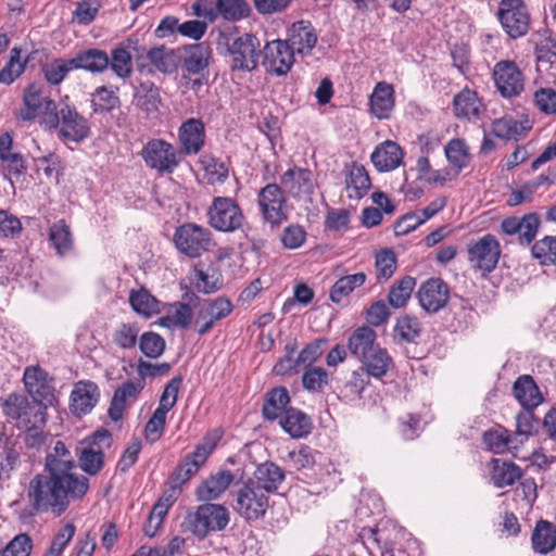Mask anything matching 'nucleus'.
<instances>
[{"label":"nucleus","instance_id":"e2e57ef3","mask_svg":"<svg viewBox=\"0 0 556 556\" xmlns=\"http://www.w3.org/2000/svg\"><path fill=\"white\" fill-rule=\"evenodd\" d=\"M109 66L121 78H127L132 72L131 55L123 47H116L112 51Z\"/></svg>","mask_w":556,"mask_h":556},{"label":"nucleus","instance_id":"423d86ee","mask_svg":"<svg viewBox=\"0 0 556 556\" xmlns=\"http://www.w3.org/2000/svg\"><path fill=\"white\" fill-rule=\"evenodd\" d=\"M186 522L190 532L203 539L212 531L224 530L229 523V513L223 505L206 503L190 514Z\"/></svg>","mask_w":556,"mask_h":556},{"label":"nucleus","instance_id":"052dcab7","mask_svg":"<svg viewBox=\"0 0 556 556\" xmlns=\"http://www.w3.org/2000/svg\"><path fill=\"white\" fill-rule=\"evenodd\" d=\"M534 408L522 407L516 416V433L528 439L540 427V419L534 415Z\"/></svg>","mask_w":556,"mask_h":556},{"label":"nucleus","instance_id":"1a4fd4ad","mask_svg":"<svg viewBox=\"0 0 556 556\" xmlns=\"http://www.w3.org/2000/svg\"><path fill=\"white\" fill-rule=\"evenodd\" d=\"M211 242V231L194 223L182 224L176 228L174 233L176 249L190 258L200 257L208 251Z\"/></svg>","mask_w":556,"mask_h":556},{"label":"nucleus","instance_id":"0e129e2a","mask_svg":"<svg viewBox=\"0 0 556 556\" xmlns=\"http://www.w3.org/2000/svg\"><path fill=\"white\" fill-rule=\"evenodd\" d=\"M532 255L541 264H556V237H545L532 247Z\"/></svg>","mask_w":556,"mask_h":556},{"label":"nucleus","instance_id":"2eb2a0df","mask_svg":"<svg viewBox=\"0 0 556 556\" xmlns=\"http://www.w3.org/2000/svg\"><path fill=\"white\" fill-rule=\"evenodd\" d=\"M232 309L231 301L225 296L203 300L194 319L197 332L200 336L208 333L216 323L230 315Z\"/></svg>","mask_w":556,"mask_h":556},{"label":"nucleus","instance_id":"6ab92c4d","mask_svg":"<svg viewBox=\"0 0 556 556\" xmlns=\"http://www.w3.org/2000/svg\"><path fill=\"white\" fill-rule=\"evenodd\" d=\"M281 185L296 199L308 198L315 188L313 174L309 169L293 167L281 176Z\"/></svg>","mask_w":556,"mask_h":556},{"label":"nucleus","instance_id":"bf43d9fd","mask_svg":"<svg viewBox=\"0 0 556 556\" xmlns=\"http://www.w3.org/2000/svg\"><path fill=\"white\" fill-rule=\"evenodd\" d=\"M139 327L136 323H123L112 333L114 344L121 349H132L138 339Z\"/></svg>","mask_w":556,"mask_h":556},{"label":"nucleus","instance_id":"c03bdc74","mask_svg":"<svg viewBox=\"0 0 556 556\" xmlns=\"http://www.w3.org/2000/svg\"><path fill=\"white\" fill-rule=\"evenodd\" d=\"M49 241L61 256L73 250L72 232L64 220H60L50 227Z\"/></svg>","mask_w":556,"mask_h":556},{"label":"nucleus","instance_id":"49530a36","mask_svg":"<svg viewBox=\"0 0 556 556\" xmlns=\"http://www.w3.org/2000/svg\"><path fill=\"white\" fill-rule=\"evenodd\" d=\"M415 286V278L404 276L390 288L388 303L394 308L404 307L410 299Z\"/></svg>","mask_w":556,"mask_h":556},{"label":"nucleus","instance_id":"c85d7f7f","mask_svg":"<svg viewBox=\"0 0 556 556\" xmlns=\"http://www.w3.org/2000/svg\"><path fill=\"white\" fill-rule=\"evenodd\" d=\"M235 475L230 470H222L204 480L197 489L198 498L213 501L219 497L233 482Z\"/></svg>","mask_w":556,"mask_h":556},{"label":"nucleus","instance_id":"a878e982","mask_svg":"<svg viewBox=\"0 0 556 556\" xmlns=\"http://www.w3.org/2000/svg\"><path fill=\"white\" fill-rule=\"evenodd\" d=\"M403 155L404 153L396 142L387 140L375 149L371 162L379 172H389L401 164Z\"/></svg>","mask_w":556,"mask_h":556},{"label":"nucleus","instance_id":"774afa93","mask_svg":"<svg viewBox=\"0 0 556 556\" xmlns=\"http://www.w3.org/2000/svg\"><path fill=\"white\" fill-rule=\"evenodd\" d=\"M31 549V538L27 533H21L5 546L2 556H29Z\"/></svg>","mask_w":556,"mask_h":556},{"label":"nucleus","instance_id":"dca6fc26","mask_svg":"<svg viewBox=\"0 0 556 556\" xmlns=\"http://www.w3.org/2000/svg\"><path fill=\"white\" fill-rule=\"evenodd\" d=\"M493 78L498 92L505 98L519 96L525 88V77L514 61L503 60L493 68Z\"/></svg>","mask_w":556,"mask_h":556},{"label":"nucleus","instance_id":"79ce46f5","mask_svg":"<svg viewBox=\"0 0 556 556\" xmlns=\"http://www.w3.org/2000/svg\"><path fill=\"white\" fill-rule=\"evenodd\" d=\"M366 278L367 276L363 271L339 278L330 289V300L334 303H340L355 289L363 286L366 281Z\"/></svg>","mask_w":556,"mask_h":556},{"label":"nucleus","instance_id":"4468645a","mask_svg":"<svg viewBox=\"0 0 556 556\" xmlns=\"http://www.w3.org/2000/svg\"><path fill=\"white\" fill-rule=\"evenodd\" d=\"M468 261L476 269L483 274L491 273L497 265L501 247L498 240L491 233L484 235L467 247Z\"/></svg>","mask_w":556,"mask_h":556},{"label":"nucleus","instance_id":"4c0bfd02","mask_svg":"<svg viewBox=\"0 0 556 556\" xmlns=\"http://www.w3.org/2000/svg\"><path fill=\"white\" fill-rule=\"evenodd\" d=\"M279 424L292 438L306 437L312 429L311 418L294 407H289L286 410V415L280 418Z\"/></svg>","mask_w":556,"mask_h":556},{"label":"nucleus","instance_id":"864d4df0","mask_svg":"<svg viewBox=\"0 0 556 556\" xmlns=\"http://www.w3.org/2000/svg\"><path fill=\"white\" fill-rule=\"evenodd\" d=\"M129 303L136 313L146 317L159 312V301L146 289L132 290L129 294Z\"/></svg>","mask_w":556,"mask_h":556},{"label":"nucleus","instance_id":"c9c22d12","mask_svg":"<svg viewBox=\"0 0 556 556\" xmlns=\"http://www.w3.org/2000/svg\"><path fill=\"white\" fill-rule=\"evenodd\" d=\"M76 70H85L91 73H101L109 67L110 58L103 50L91 48L78 52L74 58Z\"/></svg>","mask_w":556,"mask_h":556},{"label":"nucleus","instance_id":"58836bf2","mask_svg":"<svg viewBox=\"0 0 556 556\" xmlns=\"http://www.w3.org/2000/svg\"><path fill=\"white\" fill-rule=\"evenodd\" d=\"M521 478V469L511 462L492 459L491 480L497 488L513 485Z\"/></svg>","mask_w":556,"mask_h":556},{"label":"nucleus","instance_id":"c756f323","mask_svg":"<svg viewBox=\"0 0 556 556\" xmlns=\"http://www.w3.org/2000/svg\"><path fill=\"white\" fill-rule=\"evenodd\" d=\"M376 340V331L369 326H362L355 329L351 334L348 348L350 353L361 361L372 352L374 349L379 346Z\"/></svg>","mask_w":556,"mask_h":556},{"label":"nucleus","instance_id":"338daca9","mask_svg":"<svg viewBox=\"0 0 556 556\" xmlns=\"http://www.w3.org/2000/svg\"><path fill=\"white\" fill-rule=\"evenodd\" d=\"M538 62L554 64L556 62V36L547 35L541 38L535 45Z\"/></svg>","mask_w":556,"mask_h":556},{"label":"nucleus","instance_id":"412c9836","mask_svg":"<svg viewBox=\"0 0 556 556\" xmlns=\"http://www.w3.org/2000/svg\"><path fill=\"white\" fill-rule=\"evenodd\" d=\"M286 41L295 53L306 55L316 46L317 34L311 22L299 21L293 23L288 29Z\"/></svg>","mask_w":556,"mask_h":556},{"label":"nucleus","instance_id":"f3484780","mask_svg":"<svg viewBox=\"0 0 556 556\" xmlns=\"http://www.w3.org/2000/svg\"><path fill=\"white\" fill-rule=\"evenodd\" d=\"M263 54V66L268 73L277 76L288 74L294 63L295 52L286 40L277 39L267 42Z\"/></svg>","mask_w":556,"mask_h":556},{"label":"nucleus","instance_id":"bb28decb","mask_svg":"<svg viewBox=\"0 0 556 556\" xmlns=\"http://www.w3.org/2000/svg\"><path fill=\"white\" fill-rule=\"evenodd\" d=\"M513 394L522 407L536 408L543 402L542 393L530 375H522L516 379Z\"/></svg>","mask_w":556,"mask_h":556},{"label":"nucleus","instance_id":"39448f33","mask_svg":"<svg viewBox=\"0 0 556 556\" xmlns=\"http://www.w3.org/2000/svg\"><path fill=\"white\" fill-rule=\"evenodd\" d=\"M226 46L231 71L252 72L257 67L262 50L255 35L245 33L237 37L228 36Z\"/></svg>","mask_w":556,"mask_h":556},{"label":"nucleus","instance_id":"3c124183","mask_svg":"<svg viewBox=\"0 0 556 556\" xmlns=\"http://www.w3.org/2000/svg\"><path fill=\"white\" fill-rule=\"evenodd\" d=\"M78 462L80 468L88 475H97L104 465V453L99 447L85 446L81 447L78 454Z\"/></svg>","mask_w":556,"mask_h":556},{"label":"nucleus","instance_id":"9b49d317","mask_svg":"<svg viewBox=\"0 0 556 556\" xmlns=\"http://www.w3.org/2000/svg\"><path fill=\"white\" fill-rule=\"evenodd\" d=\"M257 204L266 224L277 229L288 219L287 199L277 184H267L257 194Z\"/></svg>","mask_w":556,"mask_h":556},{"label":"nucleus","instance_id":"a18cd8bd","mask_svg":"<svg viewBox=\"0 0 556 556\" xmlns=\"http://www.w3.org/2000/svg\"><path fill=\"white\" fill-rule=\"evenodd\" d=\"M193 311L190 305L176 302L170 306L166 316L161 318L160 323L165 327H180L187 329L191 325Z\"/></svg>","mask_w":556,"mask_h":556},{"label":"nucleus","instance_id":"37998d69","mask_svg":"<svg viewBox=\"0 0 556 556\" xmlns=\"http://www.w3.org/2000/svg\"><path fill=\"white\" fill-rule=\"evenodd\" d=\"M530 129V127L525 126L522 123L514 119L509 116H504L502 118H496L492 123V132L494 136L501 139H515L518 140L519 137L526 135V132Z\"/></svg>","mask_w":556,"mask_h":556},{"label":"nucleus","instance_id":"4d7b16f0","mask_svg":"<svg viewBox=\"0 0 556 556\" xmlns=\"http://www.w3.org/2000/svg\"><path fill=\"white\" fill-rule=\"evenodd\" d=\"M396 256L391 249L381 250L376 254V274L379 282L390 279L396 270Z\"/></svg>","mask_w":556,"mask_h":556},{"label":"nucleus","instance_id":"393cba45","mask_svg":"<svg viewBox=\"0 0 556 556\" xmlns=\"http://www.w3.org/2000/svg\"><path fill=\"white\" fill-rule=\"evenodd\" d=\"M212 50L205 42L184 48L182 70L189 75H199L208 67Z\"/></svg>","mask_w":556,"mask_h":556},{"label":"nucleus","instance_id":"7ed1b4c3","mask_svg":"<svg viewBox=\"0 0 556 556\" xmlns=\"http://www.w3.org/2000/svg\"><path fill=\"white\" fill-rule=\"evenodd\" d=\"M257 483L250 480L237 483L230 492L232 509L249 522L263 518L269 507L268 494Z\"/></svg>","mask_w":556,"mask_h":556},{"label":"nucleus","instance_id":"72a5a7b5","mask_svg":"<svg viewBox=\"0 0 556 556\" xmlns=\"http://www.w3.org/2000/svg\"><path fill=\"white\" fill-rule=\"evenodd\" d=\"M135 105L147 115L156 113L162 103L160 89L154 83H140L134 96Z\"/></svg>","mask_w":556,"mask_h":556},{"label":"nucleus","instance_id":"680f3d73","mask_svg":"<svg viewBox=\"0 0 556 556\" xmlns=\"http://www.w3.org/2000/svg\"><path fill=\"white\" fill-rule=\"evenodd\" d=\"M140 351L149 358L160 357L165 350V340L156 332L147 331L139 340Z\"/></svg>","mask_w":556,"mask_h":556},{"label":"nucleus","instance_id":"5fc2aeb1","mask_svg":"<svg viewBox=\"0 0 556 556\" xmlns=\"http://www.w3.org/2000/svg\"><path fill=\"white\" fill-rule=\"evenodd\" d=\"M22 49L14 47L11 49L9 62L0 71V83L11 85L16 78H18L25 71L26 63L29 58L24 62L21 61Z\"/></svg>","mask_w":556,"mask_h":556},{"label":"nucleus","instance_id":"de8ad7c7","mask_svg":"<svg viewBox=\"0 0 556 556\" xmlns=\"http://www.w3.org/2000/svg\"><path fill=\"white\" fill-rule=\"evenodd\" d=\"M454 112L457 117H478L480 101L475 91L465 89L454 97Z\"/></svg>","mask_w":556,"mask_h":556},{"label":"nucleus","instance_id":"09e8293b","mask_svg":"<svg viewBox=\"0 0 556 556\" xmlns=\"http://www.w3.org/2000/svg\"><path fill=\"white\" fill-rule=\"evenodd\" d=\"M216 12L226 21H240L249 16L251 9L245 0H216Z\"/></svg>","mask_w":556,"mask_h":556},{"label":"nucleus","instance_id":"473e14b6","mask_svg":"<svg viewBox=\"0 0 556 556\" xmlns=\"http://www.w3.org/2000/svg\"><path fill=\"white\" fill-rule=\"evenodd\" d=\"M422 331V324L416 316L404 314L396 319L393 339L399 344L417 343Z\"/></svg>","mask_w":556,"mask_h":556},{"label":"nucleus","instance_id":"5701e85b","mask_svg":"<svg viewBox=\"0 0 556 556\" xmlns=\"http://www.w3.org/2000/svg\"><path fill=\"white\" fill-rule=\"evenodd\" d=\"M181 155L198 154L204 146L205 127L201 119L189 118L182 123L178 131Z\"/></svg>","mask_w":556,"mask_h":556},{"label":"nucleus","instance_id":"ea45409f","mask_svg":"<svg viewBox=\"0 0 556 556\" xmlns=\"http://www.w3.org/2000/svg\"><path fill=\"white\" fill-rule=\"evenodd\" d=\"M371 181L363 165L353 163L346 178V189L350 199H362L370 189Z\"/></svg>","mask_w":556,"mask_h":556},{"label":"nucleus","instance_id":"13d9d810","mask_svg":"<svg viewBox=\"0 0 556 556\" xmlns=\"http://www.w3.org/2000/svg\"><path fill=\"white\" fill-rule=\"evenodd\" d=\"M148 59L162 73H172L176 70L174 51L164 46L149 50Z\"/></svg>","mask_w":556,"mask_h":556},{"label":"nucleus","instance_id":"20e7f679","mask_svg":"<svg viewBox=\"0 0 556 556\" xmlns=\"http://www.w3.org/2000/svg\"><path fill=\"white\" fill-rule=\"evenodd\" d=\"M222 431L218 429L207 432L201 443L195 446L194 451L186 455L173 471L169 477V483L181 488L184 483L189 481L215 450L222 439Z\"/></svg>","mask_w":556,"mask_h":556},{"label":"nucleus","instance_id":"aec40b11","mask_svg":"<svg viewBox=\"0 0 556 556\" xmlns=\"http://www.w3.org/2000/svg\"><path fill=\"white\" fill-rule=\"evenodd\" d=\"M48 102H55L49 97L43 94V88L31 84L29 85L23 94L24 108L16 112V117L21 121H33L40 114L42 118L46 117V108Z\"/></svg>","mask_w":556,"mask_h":556},{"label":"nucleus","instance_id":"69168bd1","mask_svg":"<svg viewBox=\"0 0 556 556\" xmlns=\"http://www.w3.org/2000/svg\"><path fill=\"white\" fill-rule=\"evenodd\" d=\"M519 242L521 244H530L538 232L540 227V217L538 213L526 214L519 220Z\"/></svg>","mask_w":556,"mask_h":556},{"label":"nucleus","instance_id":"f03ea898","mask_svg":"<svg viewBox=\"0 0 556 556\" xmlns=\"http://www.w3.org/2000/svg\"><path fill=\"white\" fill-rule=\"evenodd\" d=\"M43 123L49 129H56L59 137L65 140L80 142L90 135L88 121L70 104L58 109L55 102H48Z\"/></svg>","mask_w":556,"mask_h":556},{"label":"nucleus","instance_id":"7c9ffc66","mask_svg":"<svg viewBox=\"0 0 556 556\" xmlns=\"http://www.w3.org/2000/svg\"><path fill=\"white\" fill-rule=\"evenodd\" d=\"M250 481H257V486L262 488L266 494L278 490L285 480V471L273 462L260 464L254 471V477Z\"/></svg>","mask_w":556,"mask_h":556},{"label":"nucleus","instance_id":"2f4dec72","mask_svg":"<svg viewBox=\"0 0 556 556\" xmlns=\"http://www.w3.org/2000/svg\"><path fill=\"white\" fill-rule=\"evenodd\" d=\"M359 362L362 363V367L359 369L363 370L368 377H374L377 379L384 377L393 365L392 357L389 355L388 351L380 345L374 349L372 352H370Z\"/></svg>","mask_w":556,"mask_h":556},{"label":"nucleus","instance_id":"8fccbe9b","mask_svg":"<svg viewBox=\"0 0 556 556\" xmlns=\"http://www.w3.org/2000/svg\"><path fill=\"white\" fill-rule=\"evenodd\" d=\"M73 70H76V67L74 66L73 58L54 59L51 62L46 63L41 67L45 78L51 85L61 84L66 77V75Z\"/></svg>","mask_w":556,"mask_h":556},{"label":"nucleus","instance_id":"9d476101","mask_svg":"<svg viewBox=\"0 0 556 556\" xmlns=\"http://www.w3.org/2000/svg\"><path fill=\"white\" fill-rule=\"evenodd\" d=\"M140 154L149 168L161 174H172L182 160L181 152L164 139L149 140Z\"/></svg>","mask_w":556,"mask_h":556},{"label":"nucleus","instance_id":"0eeeda50","mask_svg":"<svg viewBox=\"0 0 556 556\" xmlns=\"http://www.w3.org/2000/svg\"><path fill=\"white\" fill-rule=\"evenodd\" d=\"M207 217L211 227L222 232H235L245 222L240 205L228 197L214 198L207 210Z\"/></svg>","mask_w":556,"mask_h":556},{"label":"nucleus","instance_id":"4be33fe9","mask_svg":"<svg viewBox=\"0 0 556 556\" xmlns=\"http://www.w3.org/2000/svg\"><path fill=\"white\" fill-rule=\"evenodd\" d=\"M100 390L92 381H79L71 393V410L80 417L88 414L98 403Z\"/></svg>","mask_w":556,"mask_h":556},{"label":"nucleus","instance_id":"6e6d98bb","mask_svg":"<svg viewBox=\"0 0 556 556\" xmlns=\"http://www.w3.org/2000/svg\"><path fill=\"white\" fill-rule=\"evenodd\" d=\"M369 382V377L363 370H354L341 390L343 399L346 401L359 400Z\"/></svg>","mask_w":556,"mask_h":556},{"label":"nucleus","instance_id":"ddd939ff","mask_svg":"<svg viewBox=\"0 0 556 556\" xmlns=\"http://www.w3.org/2000/svg\"><path fill=\"white\" fill-rule=\"evenodd\" d=\"M23 382L31 400L43 405L46 410L56 403L53 379L40 366H27L24 370Z\"/></svg>","mask_w":556,"mask_h":556},{"label":"nucleus","instance_id":"a19ab883","mask_svg":"<svg viewBox=\"0 0 556 556\" xmlns=\"http://www.w3.org/2000/svg\"><path fill=\"white\" fill-rule=\"evenodd\" d=\"M118 87L110 89L105 86H100L91 94V106L96 114H108L113 110L121 106L118 97Z\"/></svg>","mask_w":556,"mask_h":556},{"label":"nucleus","instance_id":"6e6552de","mask_svg":"<svg viewBox=\"0 0 556 556\" xmlns=\"http://www.w3.org/2000/svg\"><path fill=\"white\" fill-rule=\"evenodd\" d=\"M1 408L9 420L17 421L18 428L30 422H41L47 418L45 406L30 401L22 393H10L1 400Z\"/></svg>","mask_w":556,"mask_h":556},{"label":"nucleus","instance_id":"f257e3e1","mask_svg":"<svg viewBox=\"0 0 556 556\" xmlns=\"http://www.w3.org/2000/svg\"><path fill=\"white\" fill-rule=\"evenodd\" d=\"M74 457L62 441H56L46 457L45 472L36 475L29 482L27 496L36 511L51 510L61 516L70 500H81L89 490V479L76 475Z\"/></svg>","mask_w":556,"mask_h":556},{"label":"nucleus","instance_id":"f8f14e48","mask_svg":"<svg viewBox=\"0 0 556 556\" xmlns=\"http://www.w3.org/2000/svg\"><path fill=\"white\" fill-rule=\"evenodd\" d=\"M496 15L510 38L517 39L528 33L530 14L522 0H501Z\"/></svg>","mask_w":556,"mask_h":556},{"label":"nucleus","instance_id":"f704fd0d","mask_svg":"<svg viewBox=\"0 0 556 556\" xmlns=\"http://www.w3.org/2000/svg\"><path fill=\"white\" fill-rule=\"evenodd\" d=\"M394 106L393 86L384 81L378 83L370 97L371 112L378 118L389 117Z\"/></svg>","mask_w":556,"mask_h":556},{"label":"nucleus","instance_id":"a211bd4d","mask_svg":"<svg viewBox=\"0 0 556 556\" xmlns=\"http://www.w3.org/2000/svg\"><path fill=\"white\" fill-rule=\"evenodd\" d=\"M417 298L425 312L435 314L447 305L450 288L441 278H430L421 283Z\"/></svg>","mask_w":556,"mask_h":556},{"label":"nucleus","instance_id":"b1692460","mask_svg":"<svg viewBox=\"0 0 556 556\" xmlns=\"http://www.w3.org/2000/svg\"><path fill=\"white\" fill-rule=\"evenodd\" d=\"M146 381L137 378L135 381L128 380L119 386L112 397L109 416L112 420L118 421L123 418L126 408L127 400L135 401L140 392L143 390Z\"/></svg>","mask_w":556,"mask_h":556},{"label":"nucleus","instance_id":"603ef678","mask_svg":"<svg viewBox=\"0 0 556 556\" xmlns=\"http://www.w3.org/2000/svg\"><path fill=\"white\" fill-rule=\"evenodd\" d=\"M445 155L457 173L466 167L470 161L469 149L464 139H452L445 146Z\"/></svg>","mask_w":556,"mask_h":556},{"label":"nucleus","instance_id":"cd10ccee","mask_svg":"<svg viewBox=\"0 0 556 556\" xmlns=\"http://www.w3.org/2000/svg\"><path fill=\"white\" fill-rule=\"evenodd\" d=\"M290 403L289 392L286 387H276L269 390L262 407L264 419L274 421L286 415L287 406Z\"/></svg>","mask_w":556,"mask_h":556},{"label":"nucleus","instance_id":"e433bc0d","mask_svg":"<svg viewBox=\"0 0 556 556\" xmlns=\"http://www.w3.org/2000/svg\"><path fill=\"white\" fill-rule=\"evenodd\" d=\"M531 543L534 552L548 554L556 547V527L547 520H539L533 529Z\"/></svg>","mask_w":556,"mask_h":556}]
</instances>
